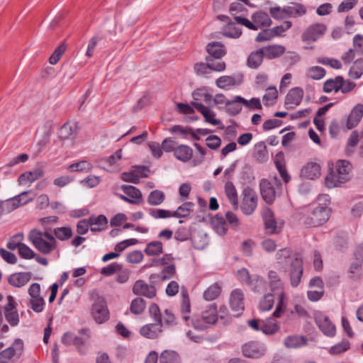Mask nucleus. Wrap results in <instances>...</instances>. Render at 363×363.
<instances>
[{
	"label": "nucleus",
	"instance_id": "nucleus-1",
	"mask_svg": "<svg viewBox=\"0 0 363 363\" xmlns=\"http://www.w3.org/2000/svg\"><path fill=\"white\" fill-rule=\"evenodd\" d=\"M278 263L286 262L289 264V275L291 286L296 287L301 282L303 275V263L298 255L291 256L290 250L287 248L281 249L277 253Z\"/></svg>",
	"mask_w": 363,
	"mask_h": 363
},
{
	"label": "nucleus",
	"instance_id": "nucleus-2",
	"mask_svg": "<svg viewBox=\"0 0 363 363\" xmlns=\"http://www.w3.org/2000/svg\"><path fill=\"white\" fill-rule=\"evenodd\" d=\"M28 238L32 245L43 255L50 254L57 247L55 237L48 231L33 229L30 231Z\"/></svg>",
	"mask_w": 363,
	"mask_h": 363
},
{
	"label": "nucleus",
	"instance_id": "nucleus-3",
	"mask_svg": "<svg viewBox=\"0 0 363 363\" xmlns=\"http://www.w3.org/2000/svg\"><path fill=\"white\" fill-rule=\"evenodd\" d=\"M352 166L347 160H338L336 164V171L330 172L325 179V184L329 189L339 186L349 181L351 178Z\"/></svg>",
	"mask_w": 363,
	"mask_h": 363
},
{
	"label": "nucleus",
	"instance_id": "nucleus-4",
	"mask_svg": "<svg viewBox=\"0 0 363 363\" xmlns=\"http://www.w3.org/2000/svg\"><path fill=\"white\" fill-rule=\"evenodd\" d=\"M259 186L262 199L268 203H272L281 194L282 184L277 177L272 180L262 179Z\"/></svg>",
	"mask_w": 363,
	"mask_h": 363
},
{
	"label": "nucleus",
	"instance_id": "nucleus-5",
	"mask_svg": "<svg viewBox=\"0 0 363 363\" xmlns=\"http://www.w3.org/2000/svg\"><path fill=\"white\" fill-rule=\"evenodd\" d=\"M218 319L217 306L212 303L202 311L201 319L193 318L191 320V325L198 330H205L207 325L215 324Z\"/></svg>",
	"mask_w": 363,
	"mask_h": 363
},
{
	"label": "nucleus",
	"instance_id": "nucleus-6",
	"mask_svg": "<svg viewBox=\"0 0 363 363\" xmlns=\"http://www.w3.org/2000/svg\"><path fill=\"white\" fill-rule=\"evenodd\" d=\"M258 196L255 191L247 186L243 189L241 193L240 209L246 216L252 215L257 208Z\"/></svg>",
	"mask_w": 363,
	"mask_h": 363
},
{
	"label": "nucleus",
	"instance_id": "nucleus-7",
	"mask_svg": "<svg viewBox=\"0 0 363 363\" xmlns=\"http://www.w3.org/2000/svg\"><path fill=\"white\" fill-rule=\"evenodd\" d=\"M79 333L83 336H77L71 332L65 333L62 337V342L65 345H74L79 353L85 354L86 351L82 348V346L87 345L89 342V331L88 329H82Z\"/></svg>",
	"mask_w": 363,
	"mask_h": 363
},
{
	"label": "nucleus",
	"instance_id": "nucleus-8",
	"mask_svg": "<svg viewBox=\"0 0 363 363\" xmlns=\"http://www.w3.org/2000/svg\"><path fill=\"white\" fill-rule=\"evenodd\" d=\"M330 209L326 206L315 207L305 218L308 227H316L323 224L329 218Z\"/></svg>",
	"mask_w": 363,
	"mask_h": 363
},
{
	"label": "nucleus",
	"instance_id": "nucleus-9",
	"mask_svg": "<svg viewBox=\"0 0 363 363\" xmlns=\"http://www.w3.org/2000/svg\"><path fill=\"white\" fill-rule=\"evenodd\" d=\"M91 316L99 324L104 323L108 320L109 312L106 302L103 297H98L93 303Z\"/></svg>",
	"mask_w": 363,
	"mask_h": 363
},
{
	"label": "nucleus",
	"instance_id": "nucleus-10",
	"mask_svg": "<svg viewBox=\"0 0 363 363\" xmlns=\"http://www.w3.org/2000/svg\"><path fill=\"white\" fill-rule=\"evenodd\" d=\"M326 26L323 23H315L309 26L301 34V40L304 43H310L316 41L323 35Z\"/></svg>",
	"mask_w": 363,
	"mask_h": 363
},
{
	"label": "nucleus",
	"instance_id": "nucleus-11",
	"mask_svg": "<svg viewBox=\"0 0 363 363\" xmlns=\"http://www.w3.org/2000/svg\"><path fill=\"white\" fill-rule=\"evenodd\" d=\"M23 350V342L17 338L13 342L12 346L0 352V363H9L16 354L19 357Z\"/></svg>",
	"mask_w": 363,
	"mask_h": 363
},
{
	"label": "nucleus",
	"instance_id": "nucleus-12",
	"mask_svg": "<svg viewBox=\"0 0 363 363\" xmlns=\"http://www.w3.org/2000/svg\"><path fill=\"white\" fill-rule=\"evenodd\" d=\"M8 303L4 306V315L11 326L15 327L19 323V315L16 309L14 298L11 296L7 297Z\"/></svg>",
	"mask_w": 363,
	"mask_h": 363
},
{
	"label": "nucleus",
	"instance_id": "nucleus-13",
	"mask_svg": "<svg viewBox=\"0 0 363 363\" xmlns=\"http://www.w3.org/2000/svg\"><path fill=\"white\" fill-rule=\"evenodd\" d=\"M238 278L247 285L252 287L254 291H259L264 286V280L259 277L252 278L247 269L242 268L237 272Z\"/></svg>",
	"mask_w": 363,
	"mask_h": 363
},
{
	"label": "nucleus",
	"instance_id": "nucleus-14",
	"mask_svg": "<svg viewBox=\"0 0 363 363\" xmlns=\"http://www.w3.org/2000/svg\"><path fill=\"white\" fill-rule=\"evenodd\" d=\"M303 96V90L300 87L292 88L285 97L284 106L287 109L295 108L298 106Z\"/></svg>",
	"mask_w": 363,
	"mask_h": 363
},
{
	"label": "nucleus",
	"instance_id": "nucleus-15",
	"mask_svg": "<svg viewBox=\"0 0 363 363\" xmlns=\"http://www.w3.org/2000/svg\"><path fill=\"white\" fill-rule=\"evenodd\" d=\"M133 292L135 295L152 298L156 296V289L152 284H147L143 280H138L133 285Z\"/></svg>",
	"mask_w": 363,
	"mask_h": 363
},
{
	"label": "nucleus",
	"instance_id": "nucleus-16",
	"mask_svg": "<svg viewBox=\"0 0 363 363\" xmlns=\"http://www.w3.org/2000/svg\"><path fill=\"white\" fill-rule=\"evenodd\" d=\"M262 216L267 232L269 234H276L279 231L274 213L268 207L264 208L262 212Z\"/></svg>",
	"mask_w": 363,
	"mask_h": 363
},
{
	"label": "nucleus",
	"instance_id": "nucleus-17",
	"mask_svg": "<svg viewBox=\"0 0 363 363\" xmlns=\"http://www.w3.org/2000/svg\"><path fill=\"white\" fill-rule=\"evenodd\" d=\"M315 320L318 328L324 335L328 337H333L335 335V326L327 316L322 313H318L315 315Z\"/></svg>",
	"mask_w": 363,
	"mask_h": 363
},
{
	"label": "nucleus",
	"instance_id": "nucleus-18",
	"mask_svg": "<svg viewBox=\"0 0 363 363\" xmlns=\"http://www.w3.org/2000/svg\"><path fill=\"white\" fill-rule=\"evenodd\" d=\"M363 117V104H357L350 111L346 121L345 127L347 130L356 127L361 121Z\"/></svg>",
	"mask_w": 363,
	"mask_h": 363
},
{
	"label": "nucleus",
	"instance_id": "nucleus-19",
	"mask_svg": "<svg viewBox=\"0 0 363 363\" xmlns=\"http://www.w3.org/2000/svg\"><path fill=\"white\" fill-rule=\"evenodd\" d=\"M230 305L232 311L237 313L236 316L244 311L243 293L240 289H235L232 291Z\"/></svg>",
	"mask_w": 363,
	"mask_h": 363
},
{
	"label": "nucleus",
	"instance_id": "nucleus-20",
	"mask_svg": "<svg viewBox=\"0 0 363 363\" xmlns=\"http://www.w3.org/2000/svg\"><path fill=\"white\" fill-rule=\"evenodd\" d=\"M191 104L203 115L206 123H211L213 125H218L221 124L220 120L215 118L216 113L211 111L207 106L196 101L191 102Z\"/></svg>",
	"mask_w": 363,
	"mask_h": 363
},
{
	"label": "nucleus",
	"instance_id": "nucleus-21",
	"mask_svg": "<svg viewBox=\"0 0 363 363\" xmlns=\"http://www.w3.org/2000/svg\"><path fill=\"white\" fill-rule=\"evenodd\" d=\"M242 350L244 356L249 358H259L262 357L265 352V350L255 342H250L245 344Z\"/></svg>",
	"mask_w": 363,
	"mask_h": 363
},
{
	"label": "nucleus",
	"instance_id": "nucleus-22",
	"mask_svg": "<svg viewBox=\"0 0 363 363\" xmlns=\"http://www.w3.org/2000/svg\"><path fill=\"white\" fill-rule=\"evenodd\" d=\"M163 323H152L147 324L140 328V333L141 335L150 339L158 337L162 333Z\"/></svg>",
	"mask_w": 363,
	"mask_h": 363
},
{
	"label": "nucleus",
	"instance_id": "nucleus-23",
	"mask_svg": "<svg viewBox=\"0 0 363 363\" xmlns=\"http://www.w3.org/2000/svg\"><path fill=\"white\" fill-rule=\"evenodd\" d=\"M301 177L308 179H315L320 175V166L316 162H308L301 171Z\"/></svg>",
	"mask_w": 363,
	"mask_h": 363
},
{
	"label": "nucleus",
	"instance_id": "nucleus-24",
	"mask_svg": "<svg viewBox=\"0 0 363 363\" xmlns=\"http://www.w3.org/2000/svg\"><path fill=\"white\" fill-rule=\"evenodd\" d=\"M30 279V272H18L10 275L8 282L13 286L20 288L25 286Z\"/></svg>",
	"mask_w": 363,
	"mask_h": 363
},
{
	"label": "nucleus",
	"instance_id": "nucleus-25",
	"mask_svg": "<svg viewBox=\"0 0 363 363\" xmlns=\"http://www.w3.org/2000/svg\"><path fill=\"white\" fill-rule=\"evenodd\" d=\"M252 19L256 28L255 30L262 28L269 27L272 23L269 15L263 11H257L254 13L252 16Z\"/></svg>",
	"mask_w": 363,
	"mask_h": 363
},
{
	"label": "nucleus",
	"instance_id": "nucleus-26",
	"mask_svg": "<svg viewBox=\"0 0 363 363\" xmlns=\"http://www.w3.org/2000/svg\"><path fill=\"white\" fill-rule=\"evenodd\" d=\"M90 230L91 232L96 233L103 230L107 225L108 220L104 215L98 216H91L89 218Z\"/></svg>",
	"mask_w": 363,
	"mask_h": 363
},
{
	"label": "nucleus",
	"instance_id": "nucleus-27",
	"mask_svg": "<svg viewBox=\"0 0 363 363\" xmlns=\"http://www.w3.org/2000/svg\"><path fill=\"white\" fill-rule=\"evenodd\" d=\"M264 56L272 60L282 55L285 52V48L280 45H272L262 48Z\"/></svg>",
	"mask_w": 363,
	"mask_h": 363
},
{
	"label": "nucleus",
	"instance_id": "nucleus-28",
	"mask_svg": "<svg viewBox=\"0 0 363 363\" xmlns=\"http://www.w3.org/2000/svg\"><path fill=\"white\" fill-rule=\"evenodd\" d=\"M206 51L208 53V57L213 59H221L225 55L224 46L219 42H212L207 45Z\"/></svg>",
	"mask_w": 363,
	"mask_h": 363
},
{
	"label": "nucleus",
	"instance_id": "nucleus-29",
	"mask_svg": "<svg viewBox=\"0 0 363 363\" xmlns=\"http://www.w3.org/2000/svg\"><path fill=\"white\" fill-rule=\"evenodd\" d=\"M173 151L175 157L180 161L188 162L192 157L193 150L188 145H180L174 148Z\"/></svg>",
	"mask_w": 363,
	"mask_h": 363
},
{
	"label": "nucleus",
	"instance_id": "nucleus-30",
	"mask_svg": "<svg viewBox=\"0 0 363 363\" xmlns=\"http://www.w3.org/2000/svg\"><path fill=\"white\" fill-rule=\"evenodd\" d=\"M225 193L229 201L233 205L234 210L239 208L238 193L235 185L231 182H227L225 184Z\"/></svg>",
	"mask_w": 363,
	"mask_h": 363
},
{
	"label": "nucleus",
	"instance_id": "nucleus-31",
	"mask_svg": "<svg viewBox=\"0 0 363 363\" xmlns=\"http://www.w3.org/2000/svg\"><path fill=\"white\" fill-rule=\"evenodd\" d=\"M286 13H287L288 18H298L306 14V7L299 3H291L286 6Z\"/></svg>",
	"mask_w": 363,
	"mask_h": 363
},
{
	"label": "nucleus",
	"instance_id": "nucleus-32",
	"mask_svg": "<svg viewBox=\"0 0 363 363\" xmlns=\"http://www.w3.org/2000/svg\"><path fill=\"white\" fill-rule=\"evenodd\" d=\"M43 175V172L41 169H35L33 172H25L19 176L18 182L20 185L26 183H33L39 178L42 177Z\"/></svg>",
	"mask_w": 363,
	"mask_h": 363
},
{
	"label": "nucleus",
	"instance_id": "nucleus-33",
	"mask_svg": "<svg viewBox=\"0 0 363 363\" xmlns=\"http://www.w3.org/2000/svg\"><path fill=\"white\" fill-rule=\"evenodd\" d=\"M274 163L283 181L286 184L288 183L291 180V176L289 174L286 169L282 153L280 152L279 154L277 155Z\"/></svg>",
	"mask_w": 363,
	"mask_h": 363
},
{
	"label": "nucleus",
	"instance_id": "nucleus-34",
	"mask_svg": "<svg viewBox=\"0 0 363 363\" xmlns=\"http://www.w3.org/2000/svg\"><path fill=\"white\" fill-rule=\"evenodd\" d=\"M264 57L262 48L252 52L247 58V66L252 69H257L261 65Z\"/></svg>",
	"mask_w": 363,
	"mask_h": 363
},
{
	"label": "nucleus",
	"instance_id": "nucleus-35",
	"mask_svg": "<svg viewBox=\"0 0 363 363\" xmlns=\"http://www.w3.org/2000/svg\"><path fill=\"white\" fill-rule=\"evenodd\" d=\"M307 339L304 336L289 335L284 341L287 348H298L306 345Z\"/></svg>",
	"mask_w": 363,
	"mask_h": 363
},
{
	"label": "nucleus",
	"instance_id": "nucleus-36",
	"mask_svg": "<svg viewBox=\"0 0 363 363\" xmlns=\"http://www.w3.org/2000/svg\"><path fill=\"white\" fill-rule=\"evenodd\" d=\"M30 191H26L20 194L19 195L15 196L11 199L5 200V208L8 213L16 210L21 206V200L24 194H28Z\"/></svg>",
	"mask_w": 363,
	"mask_h": 363
},
{
	"label": "nucleus",
	"instance_id": "nucleus-37",
	"mask_svg": "<svg viewBox=\"0 0 363 363\" xmlns=\"http://www.w3.org/2000/svg\"><path fill=\"white\" fill-rule=\"evenodd\" d=\"M191 311L190 300L186 291H182V302L181 305V311L183 314V319L185 320L187 325H190L191 320L190 317L187 315Z\"/></svg>",
	"mask_w": 363,
	"mask_h": 363
},
{
	"label": "nucleus",
	"instance_id": "nucleus-38",
	"mask_svg": "<svg viewBox=\"0 0 363 363\" xmlns=\"http://www.w3.org/2000/svg\"><path fill=\"white\" fill-rule=\"evenodd\" d=\"M279 330V325L278 323L272 318L265 320L260 325V330L266 335H273Z\"/></svg>",
	"mask_w": 363,
	"mask_h": 363
},
{
	"label": "nucleus",
	"instance_id": "nucleus-39",
	"mask_svg": "<svg viewBox=\"0 0 363 363\" xmlns=\"http://www.w3.org/2000/svg\"><path fill=\"white\" fill-rule=\"evenodd\" d=\"M342 80V77L337 76L335 79H329L323 84V91L325 93H330L332 91L337 92L341 87L340 82Z\"/></svg>",
	"mask_w": 363,
	"mask_h": 363
},
{
	"label": "nucleus",
	"instance_id": "nucleus-40",
	"mask_svg": "<svg viewBox=\"0 0 363 363\" xmlns=\"http://www.w3.org/2000/svg\"><path fill=\"white\" fill-rule=\"evenodd\" d=\"M211 224L218 234L223 235L227 232L226 220L222 216L216 215L213 217L211 220Z\"/></svg>",
	"mask_w": 363,
	"mask_h": 363
},
{
	"label": "nucleus",
	"instance_id": "nucleus-41",
	"mask_svg": "<svg viewBox=\"0 0 363 363\" xmlns=\"http://www.w3.org/2000/svg\"><path fill=\"white\" fill-rule=\"evenodd\" d=\"M194 204L191 202H186L179 206L177 209L172 213V217L175 218H186L193 211Z\"/></svg>",
	"mask_w": 363,
	"mask_h": 363
},
{
	"label": "nucleus",
	"instance_id": "nucleus-42",
	"mask_svg": "<svg viewBox=\"0 0 363 363\" xmlns=\"http://www.w3.org/2000/svg\"><path fill=\"white\" fill-rule=\"evenodd\" d=\"M160 363H181L179 355L174 351L165 350L160 354Z\"/></svg>",
	"mask_w": 363,
	"mask_h": 363
},
{
	"label": "nucleus",
	"instance_id": "nucleus-43",
	"mask_svg": "<svg viewBox=\"0 0 363 363\" xmlns=\"http://www.w3.org/2000/svg\"><path fill=\"white\" fill-rule=\"evenodd\" d=\"M76 135V125L69 122L65 123L60 129L59 135L61 139L67 140Z\"/></svg>",
	"mask_w": 363,
	"mask_h": 363
},
{
	"label": "nucleus",
	"instance_id": "nucleus-44",
	"mask_svg": "<svg viewBox=\"0 0 363 363\" xmlns=\"http://www.w3.org/2000/svg\"><path fill=\"white\" fill-rule=\"evenodd\" d=\"M236 101H240V103L250 110H261L262 108L260 100L258 98H252L250 101H247L240 96H236Z\"/></svg>",
	"mask_w": 363,
	"mask_h": 363
},
{
	"label": "nucleus",
	"instance_id": "nucleus-45",
	"mask_svg": "<svg viewBox=\"0 0 363 363\" xmlns=\"http://www.w3.org/2000/svg\"><path fill=\"white\" fill-rule=\"evenodd\" d=\"M165 199V194L160 190L151 191L147 197V202L151 206H159Z\"/></svg>",
	"mask_w": 363,
	"mask_h": 363
},
{
	"label": "nucleus",
	"instance_id": "nucleus-46",
	"mask_svg": "<svg viewBox=\"0 0 363 363\" xmlns=\"http://www.w3.org/2000/svg\"><path fill=\"white\" fill-rule=\"evenodd\" d=\"M145 252L149 256H156L162 253V243L160 241L150 242L147 245Z\"/></svg>",
	"mask_w": 363,
	"mask_h": 363
},
{
	"label": "nucleus",
	"instance_id": "nucleus-47",
	"mask_svg": "<svg viewBox=\"0 0 363 363\" xmlns=\"http://www.w3.org/2000/svg\"><path fill=\"white\" fill-rule=\"evenodd\" d=\"M146 307L145 301L140 297L134 298L130 304V310L132 313L139 315L142 313Z\"/></svg>",
	"mask_w": 363,
	"mask_h": 363
},
{
	"label": "nucleus",
	"instance_id": "nucleus-48",
	"mask_svg": "<svg viewBox=\"0 0 363 363\" xmlns=\"http://www.w3.org/2000/svg\"><path fill=\"white\" fill-rule=\"evenodd\" d=\"M363 74V59L357 60L349 71L350 77L357 79Z\"/></svg>",
	"mask_w": 363,
	"mask_h": 363
},
{
	"label": "nucleus",
	"instance_id": "nucleus-49",
	"mask_svg": "<svg viewBox=\"0 0 363 363\" xmlns=\"http://www.w3.org/2000/svg\"><path fill=\"white\" fill-rule=\"evenodd\" d=\"M121 189L123 191L130 197L133 200L139 201V203L142 200V194L140 191L136 187L130 185H122Z\"/></svg>",
	"mask_w": 363,
	"mask_h": 363
},
{
	"label": "nucleus",
	"instance_id": "nucleus-50",
	"mask_svg": "<svg viewBox=\"0 0 363 363\" xmlns=\"http://www.w3.org/2000/svg\"><path fill=\"white\" fill-rule=\"evenodd\" d=\"M325 69L319 66L311 67L306 71L307 77L315 80L322 79L325 75Z\"/></svg>",
	"mask_w": 363,
	"mask_h": 363
},
{
	"label": "nucleus",
	"instance_id": "nucleus-51",
	"mask_svg": "<svg viewBox=\"0 0 363 363\" xmlns=\"http://www.w3.org/2000/svg\"><path fill=\"white\" fill-rule=\"evenodd\" d=\"M23 234L22 233H18L12 237H11L6 244V247L10 250H15L21 247L23 244L22 241L23 240Z\"/></svg>",
	"mask_w": 363,
	"mask_h": 363
},
{
	"label": "nucleus",
	"instance_id": "nucleus-52",
	"mask_svg": "<svg viewBox=\"0 0 363 363\" xmlns=\"http://www.w3.org/2000/svg\"><path fill=\"white\" fill-rule=\"evenodd\" d=\"M241 103L236 101V96L233 100L226 102V112L230 116H235L242 111Z\"/></svg>",
	"mask_w": 363,
	"mask_h": 363
},
{
	"label": "nucleus",
	"instance_id": "nucleus-53",
	"mask_svg": "<svg viewBox=\"0 0 363 363\" xmlns=\"http://www.w3.org/2000/svg\"><path fill=\"white\" fill-rule=\"evenodd\" d=\"M220 290L218 284H213L204 291L203 296L206 301L214 300L219 296Z\"/></svg>",
	"mask_w": 363,
	"mask_h": 363
},
{
	"label": "nucleus",
	"instance_id": "nucleus-54",
	"mask_svg": "<svg viewBox=\"0 0 363 363\" xmlns=\"http://www.w3.org/2000/svg\"><path fill=\"white\" fill-rule=\"evenodd\" d=\"M55 236L60 240H66L72 236V230L70 227H61L55 228L53 230Z\"/></svg>",
	"mask_w": 363,
	"mask_h": 363
},
{
	"label": "nucleus",
	"instance_id": "nucleus-55",
	"mask_svg": "<svg viewBox=\"0 0 363 363\" xmlns=\"http://www.w3.org/2000/svg\"><path fill=\"white\" fill-rule=\"evenodd\" d=\"M274 300L272 294H267L264 296L259 301V308L262 311H267L272 308Z\"/></svg>",
	"mask_w": 363,
	"mask_h": 363
},
{
	"label": "nucleus",
	"instance_id": "nucleus-56",
	"mask_svg": "<svg viewBox=\"0 0 363 363\" xmlns=\"http://www.w3.org/2000/svg\"><path fill=\"white\" fill-rule=\"evenodd\" d=\"M216 84L218 87L227 89L230 86L235 85V80L231 76H222L216 79Z\"/></svg>",
	"mask_w": 363,
	"mask_h": 363
},
{
	"label": "nucleus",
	"instance_id": "nucleus-57",
	"mask_svg": "<svg viewBox=\"0 0 363 363\" xmlns=\"http://www.w3.org/2000/svg\"><path fill=\"white\" fill-rule=\"evenodd\" d=\"M206 63L199 62L194 65V69L198 75H207L210 73L211 65L209 64L210 57H206Z\"/></svg>",
	"mask_w": 363,
	"mask_h": 363
},
{
	"label": "nucleus",
	"instance_id": "nucleus-58",
	"mask_svg": "<svg viewBox=\"0 0 363 363\" xmlns=\"http://www.w3.org/2000/svg\"><path fill=\"white\" fill-rule=\"evenodd\" d=\"M350 348V342L347 340H342L341 342L331 347L329 353L335 355L347 351Z\"/></svg>",
	"mask_w": 363,
	"mask_h": 363
},
{
	"label": "nucleus",
	"instance_id": "nucleus-59",
	"mask_svg": "<svg viewBox=\"0 0 363 363\" xmlns=\"http://www.w3.org/2000/svg\"><path fill=\"white\" fill-rule=\"evenodd\" d=\"M19 256L26 259H30L35 257V252L28 245L23 243L18 250Z\"/></svg>",
	"mask_w": 363,
	"mask_h": 363
},
{
	"label": "nucleus",
	"instance_id": "nucleus-60",
	"mask_svg": "<svg viewBox=\"0 0 363 363\" xmlns=\"http://www.w3.org/2000/svg\"><path fill=\"white\" fill-rule=\"evenodd\" d=\"M66 50V45L65 43L61 44L58 46L52 55L49 58V62L51 65H55L58 62L62 55Z\"/></svg>",
	"mask_w": 363,
	"mask_h": 363
},
{
	"label": "nucleus",
	"instance_id": "nucleus-61",
	"mask_svg": "<svg viewBox=\"0 0 363 363\" xmlns=\"http://www.w3.org/2000/svg\"><path fill=\"white\" fill-rule=\"evenodd\" d=\"M91 164L86 160H82L79 162L72 164L68 167V169H70L73 172H88L91 169Z\"/></svg>",
	"mask_w": 363,
	"mask_h": 363
},
{
	"label": "nucleus",
	"instance_id": "nucleus-62",
	"mask_svg": "<svg viewBox=\"0 0 363 363\" xmlns=\"http://www.w3.org/2000/svg\"><path fill=\"white\" fill-rule=\"evenodd\" d=\"M149 214L155 219L158 218H167L172 217V213L168 210L164 209H155L150 208L148 210Z\"/></svg>",
	"mask_w": 363,
	"mask_h": 363
},
{
	"label": "nucleus",
	"instance_id": "nucleus-63",
	"mask_svg": "<svg viewBox=\"0 0 363 363\" xmlns=\"http://www.w3.org/2000/svg\"><path fill=\"white\" fill-rule=\"evenodd\" d=\"M268 278L272 290L278 289L281 287V281L275 271H269Z\"/></svg>",
	"mask_w": 363,
	"mask_h": 363
},
{
	"label": "nucleus",
	"instance_id": "nucleus-64",
	"mask_svg": "<svg viewBox=\"0 0 363 363\" xmlns=\"http://www.w3.org/2000/svg\"><path fill=\"white\" fill-rule=\"evenodd\" d=\"M285 10L286 6L283 8L274 6L269 9V13L274 19L281 20L288 18L287 13H286Z\"/></svg>",
	"mask_w": 363,
	"mask_h": 363
}]
</instances>
